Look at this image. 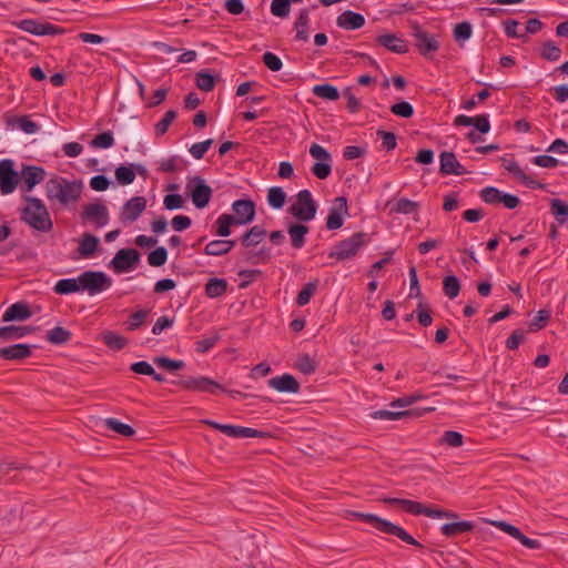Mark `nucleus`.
<instances>
[{
	"instance_id": "nucleus-1",
	"label": "nucleus",
	"mask_w": 568,
	"mask_h": 568,
	"mask_svg": "<svg viewBox=\"0 0 568 568\" xmlns=\"http://www.w3.org/2000/svg\"><path fill=\"white\" fill-rule=\"evenodd\" d=\"M83 184L78 180L63 178L51 179L47 182V196L50 201H58L61 205H68L79 200Z\"/></svg>"
},
{
	"instance_id": "nucleus-2",
	"label": "nucleus",
	"mask_w": 568,
	"mask_h": 568,
	"mask_svg": "<svg viewBox=\"0 0 568 568\" xmlns=\"http://www.w3.org/2000/svg\"><path fill=\"white\" fill-rule=\"evenodd\" d=\"M26 202L21 220L37 231L49 232L52 229V221L43 202L31 196L26 197Z\"/></svg>"
},
{
	"instance_id": "nucleus-3",
	"label": "nucleus",
	"mask_w": 568,
	"mask_h": 568,
	"mask_svg": "<svg viewBox=\"0 0 568 568\" xmlns=\"http://www.w3.org/2000/svg\"><path fill=\"white\" fill-rule=\"evenodd\" d=\"M383 503L390 504V505H398L404 509L405 511L412 514V515H426L430 518H457V515L455 513H450L447 510L442 509H433L425 507L418 501H413L409 499H400V498H383Z\"/></svg>"
},
{
	"instance_id": "nucleus-4",
	"label": "nucleus",
	"mask_w": 568,
	"mask_h": 568,
	"mask_svg": "<svg viewBox=\"0 0 568 568\" xmlns=\"http://www.w3.org/2000/svg\"><path fill=\"white\" fill-rule=\"evenodd\" d=\"M317 204L308 190H302L296 194L295 202L288 212L301 222H308L315 217Z\"/></svg>"
},
{
	"instance_id": "nucleus-5",
	"label": "nucleus",
	"mask_w": 568,
	"mask_h": 568,
	"mask_svg": "<svg viewBox=\"0 0 568 568\" xmlns=\"http://www.w3.org/2000/svg\"><path fill=\"white\" fill-rule=\"evenodd\" d=\"M185 191L197 209L206 207L213 194L212 187L201 176L190 178L186 182Z\"/></svg>"
},
{
	"instance_id": "nucleus-6",
	"label": "nucleus",
	"mask_w": 568,
	"mask_h": 568,
	"mask_svg": "<svg viewBox=\"0 0 568 568\" xmlns=\"http://www.w3.org/2000/svg\"><path fill=\"white\" fill-rule=\"evenodd\" d=\"M80 290L97 295L112 286V280L103 272L87 271L79 276Z\"/></svg>"
},
{
	"instance_id": "nucleus-7",
	"label": "nucleus",
	"mask_w": 568,
	"mask_h": 568,
	"mask_svg": "<svg viewBox=\"0 0 568 568\" xmlns=\"http://www.w3.org/2000/svg\"><path fill=\"white\" fill-rule=\"evenodd\" d=\"M364 521L372 524L381 532L396 536L397 538L409 545L418 547L420 546V544L413 536L406 532L402 527L388 520L379 518L373 514H367L366 517L364 518Z\"/></svg>"
},
{
	"instance_id": "nucleus-8",
	"label": "nucleus",
	"mask_w": 568,
	"mask_h": 568,
	"mask_svg": "<svg viewBox=\"0 0 568 568\" xmlns=\"http://www.w3.org/2000/svg\"><path fill=\"white\" fill-rule=\"evenodd\" d=\"M366 243V234L355 233L351 237L339 242L329 253L331 257L338 261L348 260L357 254L359 248Z\"/></svg>"
},
{
	"instance_id": "nucleus-9",
	"label": "nucleus",
	"mask_w": 568,
	"mask_h": 568,
	"mask_svg": "<svg viewBox=\"0 0 568 568\" xmlns=\"http://www.w3.org/2000/svg\"><path fill=\"white\" fill-rule=\"evenodd\" d=\"M140 253L135 248H121L111 260L109 266L118 274L130 272L140 263Z\"/></svg>"
},
{
	"instance_id": "nucleus-10",
	"label": "nucleus",
	"mask_w": 568,
	"mask_h": 568,
	"mask_svg": "<svg viewBox=\"0 0 568 568\" xmlns=\"http://www.w3.org/2000/svg\"><path fill=\"white\" fill-rule=\"evenodd\" d=\"M19 183V173L14 170V162L9 159L0 161V192L11 194Z\"/></svg>"
},
{
	"instance_id": "nucleus-11",
	"label": "nucleus",
	"mask_w": 568,
	"mask_h": 568,
	"mask_svg": "<svg viewBox=\"0 0 568 568\" xmlns=\"http://www.w3.org/2000/svg\"><path fill=\"white\" fill-rule=\"evenodd\" d=\"M413 36L417 50L426 58H430L439 49V42L435 36L422 29L418 24L413 26Z\"/></svg>"
},
{
	"instance_id": "nucleus-12",
	"label": "nucleus",
	"mask_w": 568,
	"mask_h": 568,
	"mask_svg": "<svg viewBox=\"0 0 568 568\" xmlns=\"http://www.w3.org/2000/svg\"><path fill=\"white\" fill-rule=\"evenodd\" d=\"M17 28L28 33L34 36H55L64 32L63 29L51 24V23H41L34 19H26L21 21L13 22Z\"/></svg>"
},
{
	"instance_id": "nucleus-13",
	"label": "nucleus",
	"mask_w": 568,
	"mask_h": 568,
	"mask_svg": "<svg viewBox=\"0 0 568 568\" xmlns=\"http://www.w3.org/2000/svg\"><path fill=\"white\" fill-rule=\"evenodd\" d=\"M202 422L211 426L212 428L220 430L221 433L225 434L229 437L246 438L262 436L261 432L248 427L220 424L210 419H204Z\"/></svg>"
},
{
	"instance_id": "nucleus-14",
	"label": "nucleus",
	"mask_w": 568,
	"mask_h": 568,
	"mask_svg": "<svg viewBox=\"0 0 568 568\" xmlns=\"http://www.w3.org/2000/svg\"><path fill=\"white\" fill-rule=\"evenodd\" d=\"M146 209L144 196H133L123 206L120 213V221L124 224L133 223Z\"/></svg>"
},
{
	"instance_id": "nucleus-15",
	"label": "nucleus",
	"mask_w": 568,
	"mask_h": 568,
	"mask_svg": "<svg viewBox=\"0 0 568 568\" xmlns=\"http://www.w3.org/2000/svg\"><path fill=\"white\" fill-rule=\"evenodd\" d=\"M180 385L187 390L214 393L215 389L224 390V388L215 381L205 377H187L180 381Z\"/></svg>"
},
{
	"instance_id": "nucleus-16",
	"label": "nucleus",
	"mask_w": 568,
	"mask_h": 568,
	"mask_svg": "<svg viewBox=\"0 0 568 568\" xmlns=\"http://www.w3.org/2000/svg\"><path fill=\"white\" fill-rule=\"evenodd\" d=\"M488 523L494 527L500 529L501 531L508 534L513 538L517 539L529 549H539L541 547L540 542L537 539H530L526 537L517 527L504 520H489Z\"/></svg>"
},
{
	"instance_id": "nucleus-17",
	"label": "nucleus",
	"mask_w": 568,
	"mask_h": 568,
	"mask_svg": "<svg viewBox=\"0 0 568 568\" xmlns=\"http://www.w3.org/2000/svg\"><path fill=\"white\" fill-rule=\"evenodd\" d=\"M82 215L97 227H102L109 222V210L102 203H91L85 205Z\"/></svg>"
},
{
	"instance_id": "nucleus-18",
	"label": "nucleus",
	"mask_w": 568,
	"mask_h": 568,
	"mask_svg": "<svg viewBox=\"0 0 568 568\" xmlns=\"http://www.w3.org/2000/svg\"><path fill=\"white\" fill-rule=\"evenodd\" d=\"M236 225H244L254 220L255 205L251 200H237L232 204Z\"/></svg>"
},
{
	"instance_id": "nucleus-19",
	"label": "nucleus",
	"mask_w": 568,
	"mask_h": 568,
	"mask_svg": "<svg viewBox=\"0 0 568 568\" xmlns=\"http://www.w3.org/2000/svg\"><path fill=\"white\" fill-rule=\"evenodd\" d=\"M347 202L345 197H337L334 202V205L331 207L327 220L326 227L328 230H337L342 227L344 223V216L347 215Z\"/></svg>"
},
{
	"instance_id": "nucleus-20",
	"label": "nucleus",
	"mask_w": 568,
	"mask_h": 568,
	"mask_svg": "<svg viewBox=\"0 0 568 568\" xmlns=\"http://www.w3.org/2000/svg\"><path fill=\"white\" fill-rule=\"evenodd\" d=\"M45 178V171L40 166L23 165L19 173V181L24 184L26 191L30 192L36 185Z\"/></svg>"
},
{
	"instance_id": "nucleus-21",
	"label": "nucleus",
	"mask_w": 568,
	"mask_h": 568,
	"mask_svg": "<svg viewBox=\"0 0 568 568\" xmlns=\"http://www.w3.org/2000/svg\"><path fill=\"white\" fill-rule=\"evenodd\" d=\"M4 122L9 129H19L27 134H34L40 126L27 115L6 114Z\"/></svg>"
},
{
	"instance_id": "nucleus-22",
	"label": "nucleus",
	"mask_w": 568,
	"mask_h": 568,
	"mask_svg": "<svg viewBox=\"0 0 568 568\" xmlns=\"http://www.w3.org/2000/svg\"><path fill=\"white\" fill-rule=\"evenodd\" d=\"M270 387L281 393H297L300 390V384L294 376L284 374L282 376L273 377L268 379Z\"/></svg>"
},
{
	"instance_id": "nucleus-23",
	"label": "nucleus",
	"mask_w": 568,
	"mask_h": 568,
	"mask_svg": "<svg viewBox=\"0 0 568 568\" xmlns=\"http://www.w3.org/2000/svg\"><path fill=\"white\" fill-rule=\"evenodd\" d=\"M440 172L443 174L463 175L467 173L465 168L457 161L453 152H443L440 154Z\"/></svg>"
},
{
	"instance_id": "nucleus-24",
	"label": "nucleus",
	"mask_w": 568,
	"mask_h": 568,
	"mask_svg": "<svg viewBox=\"0 0 568 568\" xmlns=\"http://www.w3.org/2000/svg\"><path fill=\"white\" fill-rule=\"evenodd\" d=\"M31 355V346L27 344H16L0 348V357L8 361L24 359Z\"/></svg>"
},
{
	"instance_id": "nucleus-25",
	"label": "nucleus",
	"mask_w": 568,
	"mask_h": 568,
	"mask_svg": "<svg viewBox=\"0 0 568 568\" xmlns=\"http://www.w3.org/2000/svg\"><path fill=\"white\" fill-rule=\"evenodd\" d=\"M503 166L505 170H507L509 173H511L517 180H519L526 186L531 187V189L541 186L531 176H528L516 162L504 160Z\"/></svg>"
},
{
	"instance_id": "nucleus-26",
	"label": "nucleus",
	"mask_w": 568,
	"mask_h": 568,
	"mask_svg": "<svg viewBox=\"0 0 568 568\" xmlns=\"http://www.w3.org/2000/svg\"><path fill=\"white\" fill-rule=\"evenodd\" d=\"M365 23V19L362 14L345 11L337 18V26L345 30H356L363 27Z\"/></svg>"
},
{
	"instance_id": "nucleus-27",
	"label": "nucleus",
	"mask_w": 568,
	"mask_h": 568,
	"mask_svg": "<svg viewBox=\"0 0 568 568\" xmlns=\"http://www.w3.org/2000/svg\"><path fill=\"white\" fill-rule=\"evenodd\" d=\"M377 42L395 53H405L408 50L406 42L392 33L379 36L377 38Z\"/></svg>"
},
{
	"instance_id": "nucleus-28",
	"label": "nucleus",
	"mask_w": 568,
	"mask_h": 568,
	"mask_svg": "<svg viewBox=\"0 0 568 568\" xmlns=\"http://www.w3.org/2000/svg\"><path fill=\"white\" fill-rule=\"evenodd\" d=\"M308 232H310L308 226H306L304 224H301V223L291 224L287 229V234L290 236L292 246L296 250L302 248L305 244V236Z\"/></svg>"
},
{
	"instance_id": "nucleus-29",
	"label": "nucleus",
	"mask_w": 568,
	"mask_h": 568,
	"mask_svg": "<svg viewBox=\"0 0 568 568\" xmlns=\"http://www.w3.org/2000/svg\"><path fill=\"white\" fill-rule=\"evenodd\" d=\"M31 316L29 306L24 303L12 304L3 314V322L24 321Z\"/></svg>"
},
{
	"instance_id": "nucleus-30",
	"label": "nucleus",
	"mask_w": 568,
	"mask_h": 568,
	"mask_svg": "<svg viewBox=\"0 0 568 568\" xmlns=\"http://www.w3.org/2000/svg\"><path fill=\"white\" fill-rule=\"evenodd\" d=\"M99 244V237L89 233L83 234L78 246L79 255L81 257L92 256L97 252Z\"/></svg>"
},
{
	"instance_id": "nucleus-31",
	"label": "nucleus",
	"mask_w": 568,
	"mask_h": 568,
	"mask_svg": "<svg viewBox=\"0 0 568 568\" xmlns=\"http://www.w3.org/2000/svg\"><path fill=\"white\" fill-rule=\"evenodd\" d=\"M235 245L231 240H214L206 244L204 253L212 256H221L229 253Z\"/></svg>"
},
{
	"instance_id": "nucleus-32",
	"label": "nucleus",
	"mask_w": 568,
	"mask_h": 568,
	"mask_svg": "<svg viewBox=\"0 0 568 568\" xmlns=\"http://www.w3.org/2000/svg\"><path fill=\"white\" fill-rule=\"evenodd\" d=\"M265 235L266 231L264 227L254 225L243 235L242 244L246 247L255 246L263 241Z\"/></svg>"
},
{
	"instance_id": "nucleus-33",
	"label": "nucleus",
	"mask_w": 568,
	"mask_h": 568,
	"mask_svg": "<svg viewBox=\"0 0 568 568\" xmlns=\"http://www.w3.org/2000/svg\"><path fill=\"white\" fill-rule=\"evenodd\" d=\"M227 282L224 278H210L205 285V294L211 298H216L226 293Z\"/></svg>"
},
{
	"instance_id": "nucleus-34",
	"label": "nucleus",
	"mask_w": 568,
	"mask_h": 568,
	"mask_svg": "<svg viewBox=\"0 0 568 568\" xmlns=\"http://www.w3.org/2000/svg\"><path fill=\"white\" fill-rule=\"evenodd\" d=\"M101 338L104 342V344L110 349H113V351L122 349L128 343V341L124 336H122L115 332H112V331H104L101 334Z\"/></svg>"
},
{
	"instance_id": "nucleus-35",
	"label": "nucleus",
	"mask_w": 568,
	"mask_h": 568,
	"mask_svg": "<svg viewBox=\"0 0 568 568\" xmlns=\"http://www.w3.org/2000/svg\"><path fill=\"white\" fill-rule=\"evenodd\" d=\"M473 529V524L470 521H456L452 524H445L442 526V534L446 537H453L460 535L463 532L470 531Z\"/></svg>"
},
{
	"instance_id": "nucleus-36",
	"label": "nucleus",
	"mask_w": 568,
	"mask_h": 568,
	"mask_svg": "<svg viewBox=\"0 0 568 568\" xmlns=\"http://www.w3.org/2000/svg\"><path fill=\"white\" fill-rule=\"evenodd\" d=\"M308 22H310V18H308V11L307 10H302L298 14V18L295 22V30H296V40L298 41H303V42H306L308 41L310 37H308Z\"/></svg>"
},
{
	"instance_id": "nucleus-37",
	"label": "nucleus",
	"mask_w": 568,
	"mask_h": 568,
	"mask_svg": "<svg viewBox=\"0 0 568 568\" xmlns=\"http://www.w3.org/2000/svg\"><path fill=\"white\" fill-rule=\"evenodd\" d=\"M71 332L62 326H55L47 333V341L53 345H62L71 339Z\"/></svg>"
},
{
	"instance_id": "nucleus-38",
	"label": "nucleus",
	"mask_w": 568,
	"mask_h": 568,
	"mask_svg": "<svg viewBox=\"0 0 568 568\" xmlns=\"http://www.w3.org/2000/svg\"><path fill=\"white\" fill-rule=\"evenodd\" d=\"M79 291H81L79 277L63 278L58 281L54 285V292L61 295L71 294Z\"/></svg>"
},
{
	"instance_id": "nucleus-39",
	"label": "nucleus",
	"mask_w": 568,
	"mask_h": 568,
	"mask_svg": "<svg viewBox=\"0 0 568 568\" xmlns=\"http://www.w3.org/2000/svg\"><path fill=\"white\" fill-rule=\"evenodd\" d=\"M286 194L280 186H272L267 191V203L271 207L280 210L284 206Z\"/></svg>"
},
{
	"instance_id": "nucleus-40",
	"label": "nucleus",
	"mask_w": 568,
	"mask_h": 568,
	"mask_svg": "<svg viewBox=\"0 0 568 568\" xmlns=\"http://www.w3.org/2000/svg\"><path fill=\"white\" fill-rule=\"evenodd\" d=\"M313 94L328 101H336L339 99L338 90L331 84H317L312 90Z\"/></svg>"
},
{
	"instance_id": "nucleus-41",
	"label": "nucleus",
	"mask_w": 568,
	"mask_h": 568,
	"mask_svg": "<svg viewBox=\"0 0 568 568\" xmlns=\"http://www.w3.org/2000/svg\"><path fill=\"white\" fill-rule=\"evenodd\" d=\"M236 225L233 215L231 214H222L217 217L215 222L216 226V235L220 237H226L231 234V226Z\"/></svg>"
},
{
	"instance_id": "nucleus-42",
	"label": "nucleus",
	"mask_w": 568,
	"mask_h": 568,
	"mask_svg": "<svg viewBox=\"0 0 568 568\" xmlns=\"http://www.w3.org/2000/svg\"><path fill=\"white\" fill-rule=\"evenodd\" d=\"M115 179L121 185H128L133 183L135 180V171L133 169V164L131 165H120L115 169Z\"/></svg>"
},
{
	"instance_id": "nucleus-43",
	"label": "nucleus",
	"mask_w": 568,
	"mask_h": 568,
	"mask_svg": "<svg viewBox=\"0 0 568 568\" xmlns=\"http://www.w3.org/2000/svg\"><path fill=\"white\" fill-rule=\"evenodd\" d=\"M104 425L108 429L113 430L124 437H131L135 433L130 425L124 424L115 418L104 419Z\"/></svg>"
},
{
	"instance_id": "nucleus-44",
	"label": "nucleus",
	"mask_w": 568,
	"mask_h": 568,
	"mask_svg": "<svg viewBox=\"0 0 568 568\" xmlns=\"http://www.w3.org/2000/svg\"><path fill=\"white\" fill-rule=\"evenodd\" d=\"M444 294L453 300L458 296L460 291V282L455 275H448L443 281Z\"/></svg>"
},
{
	"instance_id": "nucleus-45",
	"label": "nucleus",
	"mask_w": 568,
	"mask_h": 568,
	"mask_svg": "<svg viewBox=\"0 0 568 568\" xmlns=\"http://www.w3.org/2000/svg\"><path fill=\"white\" fill-rule=\"evenodd\" d=\"M550 206L551 213L560 224L568 222V204L559 199H554Z\"/></svg>"
},
{
	"instance_id": "nucleus-46",
	"label": "nucleus",
	"mask_w": 568,
	"mask_h": 568,
	"mask_svg": "<svg viewBox=\"0 0 568 568\" xmlns=\"http://www.w3.org/2000/svg\"><path fill=\"white\" fill-rule=\"evenodd\" d=\"M90 145L93 149H109L114 145V138L112 132L106 131L98 134L93 140H91Z\"/></svg>"
},
{
	"instance_id": "nucleus-47",
	"label": "nucleus",
	"mask_w": 568,
	"mask_h": 568,
	"mask_svg": "<svg viewBox=\"0 0 568 568\" xmlns=\"http://www.w3.org/2000/svg\"><path fill=\"white\" fill-rule=\"evenodd\" d=\"M471 33L473 28L469 22H460L454 28V38L460 45L471 37Z\"/></svg>"
},
{
	"instance_id": "nucleus-48",
	"label": "nucleus",
	"mask_w": 568,
	"mask_h": 568,
	"mask_svg": "<svg viewBox=\"0 0 568 568\" xmlns=\"http://www.w3.org/2000/svg\"><path fill=\"white\" fill-rule=\"evenodd\" d=\"M296 367L300 372L308 375L315 372L317 364L310 355L303 354L298 356Z\"/></svg>"
},
{
	"instance_id": "nucleus-49",
	"label": "nucleus",
	"mask_w": 568,
	"mask_h": 568,
	"mask_svg": "<svg viewBox=\"0 0 568 568\" xmlns=\"http://www.w3.org/2000/svg\"><path fill=\"white\" fill-rule=\"evenodd\" d=\"M463 435L455 430H446L439 439V443L449 447H460L464 443Z\"/></svg>"
},
{
	"instance_id": "nucleus-50",
	"label": "nucleus",
	"mask_w": 568,
	"mask_h": 568,
	"mask_svg": "<svg viewBox=\"0 0 568 568\" xmlns=\"http://www.w3.org/2000/svg\"><path fill=\"white\" fill-rule=\"evenodd\" d=\"M175 118H176L175 111L169 110L164 114V116L155 124V126H154L155 134L159 136L165 134Z\"/></svg>"
},
{
	"instance_id": "nucleus-51",
	"label": "nucleus",
	"mask_w": 568,
	"mask_h": 568,
	"mask_svg": "<svg viewBox=\"0 0 568 568\" xmlns=\"http://www.w3.org/2000/svg\"><path fill=\"white\" fill-rule=\"evenodd\" d=\"M410 412L404 410V412H393L388 409H381L376 410L371 414V417L374 419H385V420H397L400 419L404 416L409 415Z\"/></svg>"
},
{
	"instance_id": "nucleus-52",
	"label": "nucleus",
	"mask_w": 568,
	"mask_h": 568,
	"mask_svg": "<svg viewBox=\"0 0 568 568\" xmlns=\"http://www.w3.org/2000/svg\"><path fill=\"white\" fill-rule=\"evenodd\" d=\"M540 54L548 61H557L560 59L561 51L552 41L544 43Z\"/></svg>"
},
{
	"instance_id": "nucleus-53",
	"label": "nucleus",
	"mask_w": 568,
	"mask_h": 568,
	"mask_svg": "<svg viewBox=\"0 0 568 568\" xmlns=\"http://www.w3.org/2000/svg\"><path fill=\"white\" fill-rule=\"evenodd\" d=\"M215 79L207 72H199L196 74V85L200 90L210 92L214 89Z\"/></svg>"
},
{
	"instance_id": "nucleus-54",
	"label": "nucleus",
	"mask_w": 568,
	"mask_h": 568,
	"mask_svg": "<svg viewBox=\"0 0 568 568\" xmlns=\"http://www.w3.org/2000/svg\"><path fill=\"white\" fill-rule=\"evenodd\" d=\"M316 287H317L316 281L307 283L296 297L297 305H300V306L306 305L310 302L313 294L315 293Z\"/></svg>"
},
{
	"instance_id": "nucleus-55",
	"label": "nucleus",
	"mask_w": 568,
	"mask_h": 568,
	"mask_svg": "<svg viewBox=\"0 0 568 568\" xmlns=\"http://www.w3.org/2000/svg\"><path fill=\"white\" fill-rule=\"evenodd\" d=\"M168 258V252L165 247L161 246L152 251L148 256V262L151 266H162L165 264Z\"/></svg>"
},
{
	"instance_id": "nucleus-56",
	"label": "nucleus",
	"mask_w": 568,
	"mask_h": 568,
	"mask_svg": "<svg viewBox=\"0 0 568 568\" xmlns=\"http://www.w3.org/2000/svg\"><path fill=\"white\" fill-rule=\"evenodd\" d=\"M501 194V191L493 186L485 187L480 191L481 200L488 204L500 203Z\"/></svg>"
},
{
	"instance_id": "nucleus-57",
	"label": "nucleus",
	"mask_w": 568,
	"mask_h": 568,
	"mask_svg": "<svg viewBox=\"0 0 568 568\" xmlns=\"http://www.w3.org/2000/svg\"><path fill=\"white\" fill-rule=\"evenodd\" d=\"M148 315H149L148 310H140V311L133 313L126 322L128 329L129 331L138 329L144 323Z\"/></svg>"
},
{
	"instance_id": "nucleus-58",
	"label": "nucleus",
	"mask_w": 568,
	"mask_h": 568,
	"mask_svg": "<svg viewBox=\"0 0 568 568\" xmlns=\"http://www.w3.org/2000/svg\"><path fill=\"white\" fill-rule=\"evenodd\" d=\"M154 363L159 367H161L163 369H166V371H170V372L179 371V369H182L184 367V362L171 359V358H168V357H156L154 359Z\"/></svg>"
},
{
	"instance_id": "nucleus-59",
	"label": "nucleus",
	"mask_w": 568,
	"mask_h": 568,
	"mask_svg": "<svg viewBox=\"0 0 568 568\" xmlns=\"http://www.w3.org/2000/svg\"><path fill=\"white\" fill-rule=\"evenodd\" d=\"M212 144L213 140L209 139L203 142L194 143L189 151L194 159L201 160L203 159V156L209 151Z\"/></svg>"
},
{
	"instance_id": "nucleus-60",
	"label": "nucleus",
	"mask_w": 568,
	"mask_h": 568,
	"mask_svg": "<svg viewBox=\"0 0 568 568\" xmlns=\"http://www.w3.org/2000/svg\"><path fill=\"white\" fill-rule=\"evenodd\" d=\"M311 171L317 179L325 180L332 172L331 161L316 162Z\"/></svg>"
},
{
	"instance_id": "nucleus-61",
	"label": "nucleus",
	"mask_w": 568,
	"mask_h": 568,
	"mask_svg": "<svg viewBox=\"0 0 568 568\" xmlns=\"http://www.w3.org/2000/svg\"><path fill=\"white\" fill-rule=\"evenodd\" d=\"M271 12L276 16L284 18L290 13V0H273L271 3Z\"/></svg>"
},
{
	"instance_id": "nucleus-62",
	"label": "nucleus",
	"mask_w": 568,
	"mask_h": 568,
	"mask_svg": "<svg viewBox=\"0 0 568 568\" xmlns=\"http://www.w3.org/2000/svg\"><path fill=\"white\" fill-rule=\"evenodd\" d=\"M6 329L8 331L4 336L6 341L21 338L32 332V328L28 327V326H13L12 325V326H6Z\"/></svg>"
},
{
	"instance_id": "nucleus-63",
	"label": "nucleus",
	"mask_w": 568,
	"mask_h": 568,
	"mask_svg": "<svg viewBox=\"0 0 568 568\" xmlns=\"http://www.w3.org/2000/svg\"><path fill=\"white\" fill-rule=\"evenodd\" d=\"M390 111L402 118H410L414 113V109L410 103L406 101L398 102L396 104H393L390 108Z\"/></svg>"
},
{
	"instance_id": "nucleus-64",
	"label": "nucleus",
	"mask_w": 568,
	"mask_h": 568,
	"mask_svg": "<svg viewBox=\"0 0 568 568\" xmlns=\"http://www.w3.org/2000/svg\"><path fill=\"white\" fill-rule=\"evenodd\" d=\"M418 207V204L414 201H410L408 199H399L395 206L394 211L400 214H409L414 212Z\"/></svg>"
}]
</instances>
